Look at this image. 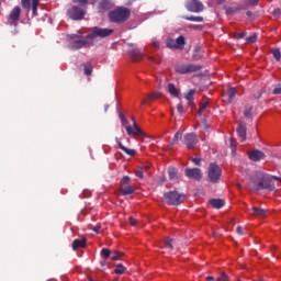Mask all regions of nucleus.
Returning a JSON list of instances; mask_svg holds the SVG:
<instances>
[{"mask_svg":"<svg viewBox=\"0 0 281 281\" xmlns=\"http://www.w3.org/2000/svg\"><path fill=\"white\" fill-rule=\"evenodd\" d=\"M113 34V29H100L94 26L88 31L85 36L81 35H69L68 41L70 45V49H81V47H87V45H91V41L93 38H106V36H111Z\"/></svg>","mask_w":281,"mask_h":281,"instance_id":"f257e3e1","label":"nucleus"},{"mask_svg":"<svg viewBox=\"0 0 281 281\" xmlns=\"http://www.w3.org/2000/svg\"><path fill=\"white\" fill-rule=\"evenodd\" d=\"M272 179H276L277 181L281 182V178H278L276 176L269 177L267 173L263 172H257L249 181V188L250 190H269L272 192V190H276V187L271 182Z\"/></svg>","mask_w":281,"mask_h":281,"instance_id":"f03ea898","label":"nucleus"},{"mask_svg":"<svg viewBox=\"0 0 281 281\" xmlns=\"http://www.w3.org/2000/svg\"><path fill=\"white\" fill-rule=\"evenodd\" d=\"M110 20L114 23H124L131 16V10L120 7L109 13Z\"/></svg>","mask_w":281,"mask_h":281,"instance_id":"7ed1b4c3","label":"nucleus"},{"mask_svg":"<svg viewBox=\"0 0 281 281\" xmlns=\"http://www.w3.org/2000/svg\"><path fill=\"white\" fill-rule=\"evenodd\" d=\"M165 203L169 205H181L186 201V194L179 193L177 191H170L164 194Z\"/></svg>","mask_w":281,"mask_h":281,"instance_id":"20e7f679","label":"nucleus"},{"mask_svg":"<svg viewBox=\"0 0 281 281\" xmlns=\"http://www.w3.org/2000/svg\"><path fill=\"white\" fill-rule=\"evenodd\" d=\"M207 175L211 183H217V181L221 179L223 175V170H221V167H218V165L212 162L209 166Z\"/></svg>","mask_w":281,"mask_h":281,"instance_id":"39448f33","label":"nucleus"},{"mask_svg":"<svg viewBox=\"0 0 281 281\" xmlns=\"http://www.w3.org/2000/svg\"><path fill=\"white\" fill-rule=\"evenodd\" d=\"M176 72L186 75V74H194L195 71H200L201 66L194 64H179L176 66Z\"/></svg>","mask_w":281,"mask_h":281,"instance_id":"423d86ee","label":"nucleus"},{"mask_svg":"<svg viewBox=\"0 0 281 281\" xmlns=\"http://www.w3.org/2000/svg\"><path fill=\"white\" fill-rule=\"evenodd\" d=\"M67 14L69 19H72V21H80L85 19V14H87V12L82 8L72 7L68 10Z\"/></svg>","mask_w":281,"mask_h":281,"instance_id":"0eeeda50","label":"nucleus"},{"mask_svg":"<svg viewBox=\"0 0 281 281\" xmlns=\"http://www.w3.org/2000/svg\"><path fill=\"white\" fill-rule=\"evenodd\" d=\"M186 8L189 12H203V3L199 0H187Z\"/></svg>","mask_w":281,"mask_h":281,"instance_id":"6e6552de","label":"nucleus"},{"mask_svg":"<svg viewBox=\"0 0 281 281\" xmlns=\"http://www.w3.org/2000/svg\"><path fill=\"white\" fill-rule=\"evenodd\" d=\"M198 143L199 138H196V135L194 133L186 134L183 137V144L187 146V148H194Z\"/></svg>","mask_w":281,"mask_h":281,"instance_id":"1a4fd4ad","label":"nucleus"},{"mask_svg":"<svg viewBox=\"0 0 281 281\" xmlns=\"http://www.w3.org/2000/svg\"><path fill=\"white\" fill-rule=\"evenodd\" d=\"M132 121H133L134 127H132V126H126L125 127L126 132H127V135H131L133 137H135V136L144 137V132H142L139 126H137V123L135 122L134 117H132Z\"/></svg>","mask_w":281,"mask_h":281,"instance_id":"9d476101","label":"nucleus"},{"mask_svg":"<svg viewBox=\"0 0 281 281\" xmlns=\"http://www.w3.org/2000/svg\"><path fill=\"white\" fill-rule=\"evenodd\" d=\"M20 16H21V8L14 7L8 18L9 25H16V22L19 21Z\"/></svg>","mask_w":281,"mask_h":281,"instance_id":"9b49d317","label":"nucleus"},{"mask_svg":"<svg viewBox=\"0 0 281 281\" xmlns=\"http://www.w3.org/2000/svg\"><path fill=\"white\" fill-rule=\"evenodd\" d=\"M40 2L41 0H22V8H24L25 10H30V8H32L33 14L36 16Z\"/></svg>","mask_w":281,"mask_h":281,"instance_id":"f8f14e48","label":"nucleus"},{"mask_svg":"<svg viewBox=\"0 0 281 281\" xmlns=\"http://www.w3.org/2000/svg\"><path fill=\"white\" fill-rule=\"evenodd\" d=\"M186 175L189 179H195L196 181L203 177V173L199 168L186 169Z\"/></svg>","mask_w":281,"mask_h":281,"instance_id":"ddd939ff","label":"nucleus"},{"mask_svg":"<svg viewBox=\"0 0 281 281\" xmlns=\"http://www.w3.org/2000/svg\"><path fill=\"white\" fill-rule=\"evenodd\" d=\"M234 98H236V88L231 87L224 94V100L229 103L234 101Z\"/></svg>","mask_w":281,"mask_h":281,"instance_id":"4468645a","label":"nucleus"},{"mask_svg":"<svg viewBox=\"0 0 281 281\" xmlns=\"http://www.w3.org/2000/svg\"><path fill=\"white\" fill-rule=\"evenodd\" d=\"M249 158L251 161H260V159H265V154L258 149H255L249 154Z\"/></svg>","mask_w":281,"mask_h":281,"instance_id":"2eb2a0df","label":"nucleus"},{"mask_svg":"<svg viewBox=\"0 0 281 281\" xmlns=\"http://www.w3.org/2000/svg\"><path fill=\"white\" fill-rule=\"evenodd\" d=\"M237 133L241 142H245V139H247V126H245V124L243 123L238 124Z\"/></svg>","mask_w":281,"mask_h":281,"instance_id":"dca6fc26","label":"nucleus"},{"mask_svg":"<svg viewBox=\"0 0 281 281\" xmlns=\"http://www.w3.org/2000/svg\"><path fill=\"white\" fill-rule=\"evenodd\" d=\"M115 142L119 144V148H121V150H124L130 157H135L136 155V150L135 149H128L126 146H124L122 144V142H120V139L115 138Z\"/></svg>","mask_w":281,"mask_h":281,"instance_id":"f3484780","label":"nucleus"},{"mask_svg":"<svg viewBox=\"0 0 281 281\" xmlns=\"http://www.w3.org/2000/svg\"><path fill=\"white\" fill-rule=\"evenodd\" d=\"M82 247H87V239H75L72 241L74 251H76V249H80Z\"/></svg>","mask_w":281,"mask_h":281,"instance_id":"a211bd4d","label":"nucleus"},{"mask_svg":"<svg viewBox=\"0 0 281 281\" xmlns=\"http://www.w3.org/2000/svg\"><path fill=\"white\" fill-rule=\"evenodd\" d=\"M210 205H212V207H215V210H221V207L225 205V201L221 199H213V200H210Z\"/></svg>","mask_w":281,"mask_h":281,"instance_id":"6ab92c4d","label":"nucleus"},{"mask_svg":"<svg viewBox=\"0 0 281 281\" xmlns=\"http://www.w3.org/2000/svg\"><path fill=\"white\" fill-rule=\"evenodd\" d=\"M183 137V132L178 131L175 136L172 142L168 145V148H172V146H175V144H177L178 142H181V138Z\"/></svg>","mask_w":281,"mask_h":281,"instance_id":"aec40b11","label":"nucleus"},{"mask_svg":"<svg viewBox=\"0 0 281 281\" xmlns=\"http://www.w3.org/2000/svg\"><path fill=\"white\" fill-rule=\"evenodd\" d=\"M194 93H196V90L195 89H191L184 95L186 100L189 102V106H192V104L194 103Z\"/></svg>","mask_w":281,"mask_h":281,"instance_id":"412c9836","label":"nucleus"},{"mask_svg":"<svg viewBox=\"0 0 281 281\" xmlns=\"http://www.w3.org/2000/svg\"><path fill=\"white\" fill-rule=\"evenodd\" d=\"M251 212L252 216H259L261 218L267 216V211L265 209L252 207Z\"/></svg>","mask_w":281,"mask_h":281,"instance_id":"4be33fe9","label":"nucleus"},{"mask_svg":"<svg viewBox=\"0 0 281 281\" xmlns=\"http://www.w3.org/2000/svg\"><path fill=\"white\" fill-rule=\"evenodd\" d=\"M183 47H186V37H183V35H180L176 40V49H183Z\"/></svg>","mask_w":281,"mask_h":281,"instance_id":"5701e85b","label":"nucleus"},{"mask_svg":"<svg viewBox=\"0 0 281 281\" xmlns=\"http://www.w3.org/2000/svg\"><path fill=\"white\" fill-rule=\"evenodd\" d=\"M168 91H169L170 95H172L173 98H179V89H177L175 83L168 85Z\"/></svg>","mask_w":281,"mask_h":281,"instance_id":"b1692460","label":"nucleus"},{"mask_svg":"<svg viewBox=\"0 0 281 281\" xmlns=\"http://www.w3.org/2000/svg\"><path fill=\"white\" fill-rule=\"evenodd\" d=\"M130 56L133 60H142V52L138 49L131 50Z\"/></svg>","mask_w":281,"mask_h":281,"instance_id":"393cba45","label":"nucleus"},{"mask_svg":"<svg viewBox=\"0 0 281 281\" xmlns=\"http://www.w3.org/2000/svg\"><path fill=\"white\" fill-rule=\"evenodd\" d=\"M121 192L124 196L128 195V194H133V192H135V188L127 186L121 189Z\"/></svg>","mask_w":281,"mask_h":281,"instance_id":"a878e982","label":"nucleus"},{"mask_svg":"<svg viewBox=\"0 0 281 281\" xmlns=\"http://www.w3.org/2000/svg\"><path fill=\"white\" fill-rule=\"evenodd\" d=\"M125 271L126 268L122 263L116 265L114 269V273H116V276H122V273H124Z\"/></svg>","mask_w":281,"mask_h":281,"instance_id":"bb28decb","label":"nucleus"},{"mask_svg":"<svg viewBox=\"0 0 281 281\" xmlns=\"http://www.w3.org/2000/svg\"><path fill=\"white\" fill-rule=\"evenodd\" d=\"M169 178L175 181L177 179V169L175 167H170L168 169Z\"/></svg>","mask_w":281,"mask_h":281,"instance_id":"cd10ccee","label":"nucleus"},{"mask_svg":"<svg viewBox=\"0 0 281 281\" xmlns=\"http://www.w3.org/2000/svg\"><path fill=\"white\" fill-rule=\"evenodd\" d=\"M92 71H93V66L90 63L86 64L85 65V74H86V76H91Z\"/></svg>","mask_w":281,"mask_h":281,"instance_id":"c85d7f7f","label":"nucleus"},{"mask_svg":"<svg viewBox=\"0 0 281 281\" xmlns=\"http://www.w3.org/2000/svg\"><path fill=\"white\" fill-rule=\"evenodd\" d=\"M210 106V102L205 101L204 103L201 104L200 110L198 111V115H203V111Z\"/></svg>","mask_w":281,"mask_h":281,"instance_id":"c756f323","label":"nucleus"},{"mask_svg":"<svg viewBox=\"0 0 281 281\" xmlns=\"http://www.w3.org/2000/svg\"><path fill=\"white\" fill-rule=\"evenodd\" d=\"M271 54H272V56H273V58H274L276 60H280V58H281L280 49L273 48V49L271 50Z\"/></svg>","mask_w":281,"mask_h":281,"instance_id":"7c9ffc66","label":"nucleus"},{"mask_svg":"<svg viewBox=\"0 0 281 281\" xmlns=\"http://www.w3.org/2000/svg\"><path fill=\"white\" fill-rule=\"evenodd\" d=\"M110 258H111V260H120V258H122V252L112 251L110 254Z\"/></svg>","mask_w":281,"mask_h":281,"instance_id":"2f4dec72","label":"nucleus"},{"mask_svg":"<svg viewBox=\"0 0 281 281\" xmlns=\"http://www.w3.org/2000/svg\"><path fill=\"white\" fill-rule=\"evenodd\" d=\"M101 256H102V258H111V250H109V249H106V248H103L102 250H101Z\"/></svg>","mask_w":281,"mask_h":281,"instance_id":"473e14b6","label":"nucleus"},{"mask_svg":"<svg viewBox=\"0 0 281 281\" xmlns=\"http://www.w3.org/2000/svg\"><path fill=\"white\" fill-rule=\"evenodd\" d=\"M187 21H193L195 23H201V22H203V19L201 16H189V18H187Z\"/></svg>","mask_w":281,"mask_h":281,"instance_id":"72a5a7b5","label":"nucleus"},{"mask_svg":"<svg viewBox=\"0 0 281 281\" xmlns=\"http://www.w3.org/2000/svg\"><path fill=\"white\" fill-rule=\"evenodd\" d=\"M167 46L170 47L171 49L175 48L177 49V42L176 40H169L167 43Z\"/></svg>","mask_w":281,"mask_h":281,"instance_id":"f704fd0d","label":"nucleus"},{"mask_svg":"<svg viewBox=\"0 0 281 281\" xmlns=\"http://www.w3.org/2000/svg\"><path fill=\"white\" fill-rule=\"evenodd\" d=\"M165 247H166V249H172V239L167 238L165 240Z\"/></svg>","mask_w":281,"mask_h":281,"instance_id":"c9c22d12","label":"nucleus"},{"mask_svg":"<svg viewBox=\"0 0 281 281\" xmlns=\"http://www.w3.org/2000/svg\"><path fill=\"white\" fill-rule=\"evenodd\" d=\"M256 41H258V36H256V34H252L249 37H247L248 43H256Z\"/></svg>","mask_w":281,"mask_h":281,"instance_id":"e433bc0d","label":"nucleus"},{"mask_svg":"<svg viewBox=\"0 0 281 281\" xmlns=\"http://www.w3.org/2000/svg\"><path fill=\"white\" fill-rule=\"evenodd\" d=\"M273 93L274 95H281V83L276 86V88L273 89Z\"/></svg>","mask_w":281,"mask_h":281,"instance_id":"4c0bfd02","label":"nucleus"},{"mask_svg":"<svg viewBox=\"0 0 281 281\" xmlns=\"http://www.w3.org/2000/svg\"><path fill=\"white\" fill-rule=\"evenodd\" d=\"M161 92H154L149 94L148 100H155L156 98H160Z\"/></svg>","mask_w":281,"mask_h":281,"instance_id":"58836bf2","label":"nucleus"},{"mask_svg":"<svg viewBox=\"0 0 281 281\" xmlns=\"http://www.w3.org/2000/svg\"><path fill=\"white\" fill-rule=\"evenodd\" d=\"M245 117H251V106H248L244 110Z\"/></svg>","mask_w":281,"mask_h":281,"instance_id":"ea45409f","label":"nucleus"},{"mask_svg":"<svg viewBox=\"0 0 281 281\" xmlns=\"http://www.w3.org/2000/svg\"><path fill=\"white\" fill-rule=\"evenodd\" d=\"M120 120H121V123L123 124V126H126V124H128V120H126V117H124V114H120Z\"/></svg>","mask_w":281,"mask_h":281,"instance_id":"a19ab883","label":"nucleus"},{"mask_svg":"<svg viewBox=\"0 0 281 281\" xmlns=\"http://www.w3.org/2000/svg\"><path fill=\"white\" fill-rule=\"evenodd\" d=\"M135 176L138 177V179H143L144 178V171H142V169L136 170Z\"/></svg>","mask_w":281,"mask_h":281,"instance_id":"79ce46f5","label":"nucleus"},{"mask_svg":"<svg viewBox=\"0 0 281 281\" xmlns=\"http://www.w3.org/2000/svg\"><path fill=\"white\" fill-rule=\"evenodd\" d=\"M225 280H227V274L225 273H222L221 277L216 279V281H225Z\"/></svg>","mask_w":281,"mask_h":281,"instance_id":"37998d69","label":"nucleus"},{"mask_svg":"<svg viewBox=\"0 0 281 281\" xmlns=\"http://www.w3.org/2000/svg\"><path fill=\"white\" fill-rule=\"evenodd\" d=\"M131 182V178L128 176L123 177L122 183L126 184Z\"/></svg>","mask_w":281,"mask_h":281,"instance_id":"c03bdc74","label":"nucleus"},{"mask_svg":"<svg viewBox=\"0 0 281 281\" xmlns=\"http://www.w3.org/2000/svg\"><path fill=\"white\" fill-rule=\"evenodd\" d=\"M75 3H78L79 5H87V0H75Z\"/></svg>","mask_w":281,"mask_h":281,"instance_id":"a18cd8bd","label":"nucleus"},{"mask_svg":"<svg viewBox=\"0 0 281 281\" xmlns=\"http://www.w3.org/2000/svg\"><path fill=\"white\" fill-rule=\"evenodd\" d=\"M245 36H246V33H245V32L237 33V34L235 35L236 38H245Z\"/></svg>","mask_w":281,"mask_h":281,"instance_id":"49530a36","label":"nucleus"},{"mask_svg":"<svg viewBox=\"0 0 281 281\" xmlns=\"http://www.w3.org/2000/svg\"><path fill=\"white\" fill-rule=\"evenodd\" d=\"M192 161L195 166H201V158H193Z\"/></svg>","mask_w":281,"mask_h":281,"instance_id":"de8ad7c7","label":"nucleus"},{"mask_svg":"<svg viewBox=\"0 0 281 281\" xmlns=\"http://www.w3.org/2000/svg\"><path fill=\"white\" fill-rule=\"evenodd\" d=\"M130 224L135 227V225H137V220L130 217Z\"/></svg>","mask_w":281,"mask_h":281,"instance_id":"09e8293b","label":"nucleus"},{"mask_svg":"<svg viewBox=\"0 0 281 281\" xmlns=\"http://www.w3.org/2000/svg\"><path fill=\"white\" fill-rule=\"evenodd\" d=\"M236 232H237V234H239V236L245 235V233H243V227L241 226H238Z\"/></svg>","mask_w":281,"mask_h":281,"instance_id":"8fccbe9b","label":"nucleus"},{"mask_svg":"<svg viewBox=\"0 0 281 281\" xmlns=\"http://www.w3.org/2000/svg\"><path fill=\"white\" fill-rule=\"evenodd\" d=\"M177 109H178V112H179V113H183V105L178 104V105H177Z\"/></svg>","mask_w":281,"mask_h":281,"instance_id":"3c124183","label":"nucleus"},{"mask_svg":"<svg viewBox=\"0 0 281 281\" xmlns=\"http://www.w3.org/2000/svg\"><path fill=\"white\" fill-rule=\"evenodd\" d=\"M93 232H95V234H99L100 233V227L95 226L92 228Z\"/></svg>","mask_w":281,"mask_h":281,"instance_id":"603ef678","label":"nucleus"},{"mask_svg":"<svg viewBox=\"0 0 281 281\" xmlns=\"http://www.w3.org/2000/svg\"><path fill=\"white\" fill-rule=\"evenodd\" d=\"M206 281H214V277L212 276L206 277Z\"/></svg>","mask_w":281,"mask_h":281,"instance_id":"864d4df0","label":"nucleus"},{"mask_svg":"<svg viewBox=\"0 0 281 281\" xmlns=\"http://www.w3.org/2000/svg\"><path fill=\"white\" fill-rule=\"evenodd\" d=\"M258 3V0H252L251 4L256 5Z\"/></svg>","mask_w":281,"mask_h":281,"instance_id":"5fc2aeb1","label":"nucleus"},{"mask_svg":"<svg viewBox=\"0 0 281 281\" xmlns=\"http://www.w3.org/2000/svg\"><path fill=\"white\" fill-rule=\"evenodd\" d=\"M274 14H280V9L274 10Z\"/></svg>","mask_w":281,"mask_h":281,"instance_id":"6e6d98bb","label":"nucleus"},{"mask_svg":"<svg viewBox=\"0 0 281 281\" xmlns=\"http://www.w3.org/2000/svg\"><path fill=\"white\" fill-rule=\"evenodd\" d=\"M231 147L234 148V139H231Z\"/></svg>","mask_w":281,"mask_h":281,"instance_id":"4d7b16f0","label":"nucleus"},{"mask_svg":"<svg viewBox=\"0 0 281 281\" xmlns=\"http://www.w3.org/2000/svg\"><path fill=\"white\" fill-rule=\"evenodd\" d=\"M106 261H101V267H105Z\"/></svg>","mask_w":281,"mask_h":281,"instance_id":"13d9d810","label":"nucleus"},{"mask_svg":"<svg viewBox=\"0 0 281 281\" xmlns=\"http://www.w3.org/2000/svg\"><path fill=\"white\" fill-rule=\"evenodd\" d=\"M146 102H148V100L145 99L143 100L142 104H146Z\"/></svg>","mask_w":281,"mask_h":281,"instance_id":"bf43d9fd","label":"nucleus"},{"mask_svg":"<svg viewBox=\"0 0 281 281\" xmlns=\"http://www.w3.org/2000/svg\"><path fill=\"white\" fill-rule=\"evenodd\" d=\"M155 47H159V43H154Z\"/></svg>","mask_w":281,"mask_h":281,"instance_id":"052dcab7","label":"nucleus"},{"mask_svg":"<svg viewBox=\"0 0 281 281\" xmlns=\"http://www.w3.org/2000/svg\"><path fill=\"white\" fill-rule=\"evenodd\" d=\"M104 8H106V7H103V5L101 4V9H104Z\"/></svg>","mask_w":281,"mask_h":281,"instance_id":"680f3d73","label":"nucleus"},{"mask_svg":"<svg viewBox=\"0 0 281 281\" xmlns=\"http://www.w3.org/2000/svg\"><path fill=\"white\" fill-rule=\"evenodd\" d=\"M109 110V106H105V111H108Z\"/></svg>","mask_w":281,"mask_h":281,"instance_id":"e2e57ef3","label":"nucleus"}]
</instances>
